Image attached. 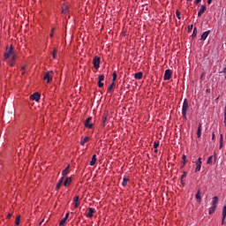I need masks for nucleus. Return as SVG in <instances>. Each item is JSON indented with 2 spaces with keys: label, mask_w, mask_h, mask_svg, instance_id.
I'll use <instances>...</instances> for the list:
<instances>
[{
  "label": "nucleus",
  "mask_w": 226,
  "mask_h": 226,
  "mask_svg": "<svg viewBox=\"0 0 226 226\" xmlns=\"http://www.w3.org/2000/svg\"><path fill=\"white\" fill-rule=\"evenodd\" d=\"M182 160H183V162H182V163H183V166H185V165H186V155H183L182 156Z\"/></svg>",
  "instance_id": "7c9ffc66"
},
{
  "label": "nucleus",
  "mask_w": 226,
  "mask_h": 226,
  "mask_svg": "<svg viewBox=\"0 0 226 226\" xmlns=\"http://www.w3.org/2000/svg\"><path fill=\"white\" fill-rule=\"evenodd\" d=\"M207 163V165H211V163H213V156L208 157Z\"/></svg>",
  "instance_id": "c85d7f7f"
},
{
  "label": "nucleus",
  "mask_w": 226,
  "mask_h": 226,
  "mask_svg": "<svg viewBox=\"0 0 226 226\" xmlns=\"http://www.w3.org/2000/svg\"><path fill=\"white\" fill-rule=\"evenodd\" d=\"M86 142H89V137H85L82 141H81V146H84V144H86Z\"/></svg>",
  "instance_id": "b1692460"
},
{
  "label": "nucleus",
  "mask_w": 226,
  "mask_h": 226,
  "mask_svg": "<svg viewBox=\"0 0 226 226\" xmlns=\"http://www.w3.org/2000/svg\"><path fill=\"white\" fill-rule=\"evenodd\" d=\"M187 174H188V172H186V171L183 172V175L181 177V183H182V185H185V182H183V179H185V177H186Z\"/></svg>",
  "instance_id": "5701e85b"
},
{
  "label": "nucleus",
  "mask_w": 226,
  "mask_h": 226,
  "mask_svg": "<svg viewBox=\"0 0 226 226\" xmlns=\"http://www.w3.org/2000/svg\"><path fill=\"white\" fill-rule=\"evenodd\" d=\"M15 225L16 226L20 225V215H18L16 217Z\"/></svg>",
  "instance_id": "a878e982"
},
{
  "label": "nucleus",
  "mask_w": 226,
  "mask_h": 226,
  "mask_svg": "<svg viewBox=\"0 0 226 226\" xmlns=\"http://www.w3.org/2000/svg\"><path fill=\"white\" fill-rule=\"evenodd\" d=\"M104 79H105V76H103V74L99 76V81L100 82H102V80H104Z\"/></svg>",
  "instance_id": "e433bc0d"
},
{
  "label": "nucleus",
  "mask_w": 226,
  "mask_h": 226,
  "mask_svg": "<svg viewBox=\"0 0 226 226\" xmlns=\"http://www.w3.org/2000/svg\"><path fill=\"white\" fill-rule=\"evenodd\" d=\"M114 82H112L110 85H109V88H108V93H111L112 92V89H114Z\"/></svg>",
  "instance_id": "bb28decb"
},
{
  "label": "nucleus",
  "mask_w": 226,
  "mask_h": 226,
  "mask_svg": "<svg viewBox=\"0 0 226 226\" xmlns=\"http://www.w3.org/2000/svg\"><path fill=\"white\" fill-rule=\"evenodd\" d=\"M176 15H177V19H181V12L179 11H176Z\"/></svg>",
  "instance_id": "c9c22d12"
},
{
  "label": "nucleus",
  "mask_w": 226,
  "mask_h": 226,
  "mask_svg": "<svg viewBox=\"0 0 226 226\" xmlns=\"http://www.w3.org/2000/svg\"><path fill=\"white\" fill-rule=\"evenodd\" d=\"M68 12V7L64 6L62 9V13H67Z\"/></svg>",
  "instance_id": "72a5a7b5"
},
{
  "label": "nucleus",
  "mask_w": 226,
  "mask_h": 226,
  "mask_svg": "<svg viewBox=\"0 0 226 226\" xmlns=\"http://www.w3.org/2000/svg\"><path fill=\"white\" fill-rule=\"evenodd\" d=\"M12 214H8L7 218H11Z\"/></svg>",
  "instance_id": "de8ad7c7"
},
{
  "label": "nucleus",
  "mask_w": 226,
  "mask_h": 226,
  "mask_svg": "<svg viewBox=\"0 0 226 226\" xmlns=\"http://www.w3.org/2000/svg\"><path fill=\"white\" fill-rule=\"evenodd\" d=\"M91 117H88L86 121H85V126L86 128H88L89 130H91L93 128V124H91Z\"/></svg>",
  "instance_id": "0eeeda50"
},
{
  "label": "nucleus",
  "mask_w": 226,
  "mask_h": 226,
  "mask_svg": "<svg viewBox=\"0 0 226 226\" xmlns=\"http://www.w3.org/2000/svg\"><path fill=\"white\" fill-rule=\"evenodd\" d=\"M202 0H196L195 4H199Z\"/></svg>",
  "instance_id": "a18cd8bd"
},
{
  "label": "nucleus",
  "mask_w": 226,
  "mask_h": 226,
  "mask_svg": "<svg viewBox=\"0 0 226 226\" xmlns=\"http://www.w3.org/2000/svg\"><path fill=\"white\" fill-rule=\"evenodd\" d=\"M122 185H123L124 186H126V185H128V178H127L126 177H124V180H123Z\"/></svg>",
  "instance_id": "cd10ccee"
},
{
  "label": "nucleus",
  "mask_w": 226,
  "mask_h": 226,
  "mask_svg": "<svg viewBox=\"0 0 226 226\" xmlns=\"http://www.w3.org/2000/svg\"><path fill=\"white\" fill-rule=\"evenodd\" d=\"M108 116H109V113L103 115V117H102V126H105V124H107Z\"/></svg>",
  "instance_id": "412c9836"
},
{
  "label": "nucleus",
  "mask_w": 226,
  "mask_h": 226,
  "mask_svg": "<svg viewBox=\"0 0 226 226\" xmlns=\"http://www.w3.org/2000/svg\"><path fill=\"white\" fill-rule=\"evenodd\" d=\"M195 172H200V169H202V158L199 157V159L195 162Z\"/></svg>",
  "instance_id": "7ed1b4c3"
},
{
  "label": "nucleus",
  "mask_w": 226,
  "mask_h": 226,
  "mask_svg": "<svg viewBox=\"0 0 226 226\" xmlns=\"http://www.w3.org/2000/svg\"><path fill=\"white\" fill-rule=\"evenodd\" d=\"M204 11H206V5H201L200 11H198V17H201Z\"/></svg>",
  "instance_id": "9d476101"
},
{
  "label": "nucleus",
  "mask_w": 226,
  "mask_h": 226,
  "mask_svg": "<svg viewBox=\"0 0 226 226\" xmlns=\"http://www.w3.org/2000/svg\"><path fill=\"white\" fill-rule=\"evenodd\" d=\"M93 215H94V209L92 208V207L88 208L87 217L88 218H93Z\"/></svg>",
  "instance_id": "2eb2a0df"
},
{
  "label": "nucleus",
  "mask_w": 226,
  "mask_h": 226,
  "mask_svg": "<svg viewBox=\"0 0 226 226\" xmlns=\"http://www.w3.org/2000/svg\"><path fill=\"white\" fill-rule=\"evenodd\" d=\"M64 178L61 177V179L59 180V182L57 183L56 186V190H59V188H61V185H63V181Z\"/></svg>",
  "instance_id": "4be33fe9"
},
{
  "label": "nucleus",
  "mask_w": 226,
  "mask_h": 226,
  "mask_svg": "<svg viewBox=\"0 0 226 226\" xmlns=\"http://www.w3.org/2000/svg\"><path fill=\"white\" fill-rule=\"evenodd\" d=\"M64 223H66V219H65V218H64V219H62V220L60 221L59 225H60V226H63V225H64Z\"/></svg>",
  "instance_id": "473e14b6"
},
{
  "label": "nucleus",
  "mask_w": 226,
  "mask_h": 226,
  "mask_svg": "<svg viewBox=\"0 0 226 226\" xmlns=\"http://www.w3.org/2000/svg\"><path fill=\"white\" fill-rule=\"evenodd\" d=\"M93 64L95 70H98L100 68V57L99 56H94L93 60Z\"/></svg>",
  "instance_id": "20e7f679"
},
{
  "label": "nucleus",
  "mask_w": 226,
  "mask_h": 226,
  "mask_svg": "<svg viewBox=\"0 0 226 226\" xmlns=\"http://www.w3.org/2000/svg\"><path fill=\"white\" fill-rule=\"evenodd\" d=\"M154 153H158V149L155 148Z\"/></svg>",
  "instance_id": "8fccbe9b"
},
{
  "label": "nucleus",
  "mask_w": 226,
  "mask_h": 226,
  "mask_svg": "<svg viewBox=\"0 0 226 226\" xmlns=\"http://www.w3.org/2000/svg\"><path fill=\"white\" fill-rule=\"evenodd\" d=\"M95 163H96V154H94L90 162L91 167L94 166Z\"/></svg>",
  "instance_id": "aec40b11"
},
{
  "label": "nucleus",
  "mask_w": 226,
  "mask_h": 226,
  "mask_svg": "<svg viewBox=\"0 0 226 226\" xmlns=\"http://www.w3.org/2000/svg\"><path fill=\"white\" fill-rule=\"evenodd\" d=\"M192 27H193V25H191L190 28L192 29Z\"/></svg>",
  "instance_id": "3c124183"
},
{
  "label": "nucleus",
  "mask_w": 226,
  "mask_h": 226,
  "mask_svg": "<svg viewBox=\"0 0 226 226\" xmlns=\"http://www.w3.org/2000/svg\"><path fill=\"white\" fill-rule=\"evenodd\" d=\"M70 185H72V177H67L66 179H65V181L64 182V186H70Z\"/></svg>",
  "instance_id": "4468645a"
},
{
  "label": "nucleus",
  "mask_w": 226,
  "mask_h": 226,
  "mask_svg": "<svg viewBox=\"0 0 226 226\" xmlns=\"http://www.w3.org/2000/svg\"><path fill=\"white\" fill-rule=\"evenodd\" d=\"M209 33H211L209 30L204 32L200 37V40H203V41L206 40L209 36Z\"/></svg>",
  "instance_id": "f8f14e48"
},
{
  "label": "nucleus",
  "mask_w": 226,
  "mask_h": 226,
  "mask_svg": "<svg viewBox=\"0 0 226 226\" xmlns=\"http://www.w3.org/2000/svg\"><path fill=\"white\" fill-rule=\"evenodd\" d=\"M55 29H56V28H53V29H52L51 34H49L50 38H54V30H55Z\"/></svg>",
  "instance_id": "58836bf2"
},
{
  "label": "nucleus",
  "mask_w": 226,
  "mask_h": 226,
  "mask_svg": "<svg viewBox=\"0 0 226 226\" xmlns=\"http://www.w3.org/2000/svg\"><path fill=\"white\" fill-rule=\"evenodd\" d=\"M44 80H47V82H50L52 80V78L50 77V72H46L44 75Z\"/></svg>",
  "instance_id": "ddd939ff"
},
{
  "label": "nucleus",
  "mask_w": 226,
  "mask_h": 226,
  "mask_svg": "<svg viewBox=\"0 0 226 226\" xmlns=\"http://www.w3.org/2000/svg\"><path fill=\"white\" fill-rule=\"evenodd\" d=\"M222 147H223V141L220 142V149H222Z\"/></svg>",
  "instance_id": "37998d69"
},
{
  "label": "nucleus",
  "mask_w": 226,
  "mask_h": 226,
  "mask_svg": "<svg viewBox=\"0 0 226 226\" xmlns=\"http://www.w3.org/2000/svg\"><path fill=\"white\" fill-rule=\"evenodd\" d=\"M142 72H136L135 74H134V79H138V80H140V79H142Z\"/></svg>",
  "instance_id": "6ab92c4d"
},
{
  "label": "nucleus",
  "mask_w": 226,
  "mask_h": 226,
  "mask_svg": "<svg viewBox=\"0 0 226 226\" xmlns=\"http://www.w3.org/2000/svg\"><path fill=\"white\" fill-rule=\"evenodd\" d=\"M172 77V71L170 69H168L164 72V80H170V78Z\"/></svg>",
  "instance_id": "39448f33"
},
{
  "label": "nucleus",
  "mask_w": 226,
  "mask_h": 226,
  "mask_svg": "<svg viewBox=\"0 0 226 226\" xmlns=\"http://www.w3.org/2000/svg\"><path fill=\"white\" fill-rule=\"evenodd\" d=\"M40 93H34V94L30 95V100H33L34 102H40Z\"/></svg>",
  "instance_id": "423d86ee"
},
{
  "label": "nucleus",
  "mask_w": 226,
  "mask_h": 226,
  "mask_svg": "<svg viewBox=\"0 0 226 226\" xmlns=\"http://www.w3.org/2000/svg\"><path fill=\"white\" fill-rule=\"evenodd\" d=\"M70 172V165H68L62 172V177L63 179H64V177L68 175V173Z\"/></svg>",
  "instance_id": "1a4fd4ad"
},
{
  "label": "nucleus",
  "mask_w": 226,
  "mask_h": 226,
  "mask_svg": "<svg viewBox=\"0 0 226 226\" xmlns=\"http://www.w3.org/2000/svg\"><path fill=\"white\" fill-rule=\"evenodd\" d=\"M225 79H226V76H225Z\"/></svg>",
  "instance_id": "5fc2aeb1"
},
{
  "label": "nucleus",
  "mask_w": 226,
  "mask_h": 226,
  "mask_svg": "<svg viewBox=\"0 0 226 226\" xmlns=\"http://www.w3.org/2000/svg\"><path fill=\"white\" fill-rule=\"evenodd\" d=\"M116 79H117V74L116 72H113V81L112 82H116Z\"/></svg>",
  "instance_id": "f704fd0d"
},
{
  "label": "nucleus",
  "mask_w": 226,
  "mask_h": 226,
  "mask_svg": "<svg viewBox=\"0 0 226 226\" xmlns=\"http://www.w3.org/2000/svg\"><path fill=\"white\" fill-rule=\"evenodd\" d=\"M57 57V49H54L53 51V59H56Z\"/></svg>",
  "instance_id": "2f4dec72"
},
{
  "label": "nucleus",
  "mask_w": 226,
  "mask_h": 226,
  "mask_svg": "<svg viewBox=\"0 0 226 226\" xmlns=\"http://www.w3.org/2000/svg\"><path fill=\"white\" fill-rule=\"evenodd\" d=\"M98 86H99V87H102L103 86V82L98 81Z\"/></svg>",
  "instance_id": "ea45409f"
},
{
  "label": "nucleus",
  "mask_w": 226,
  "mask_h": 226,
  "mask_svg": "<svg viewBox=\"0 0 226 226\" xmlns=\"http://www.w3.org/2000/svg\"><path fill=\"white\" fill-rule=\"evenodd\" d=\"M22 70H24V67L22 68Z\"/></svg>",
  "instance_id": "864d4df0"
},
{
  "label": "nucleus",
  "mask_w": 226,
  "mask_h": 226,
  "mask_svg": "<svg viewBox=\"0 0 226 226\" xmlns=\"http://www.w3.org/2000/svg\"><path fill=\"white\" fill-rule=\"evenodd\" d=\"M195 197H196V200L198 202H201L202 197L200 196V190L198 191V192L196 193Z\"/></svg>",
  "instance_id": "f3484780"
},
{
  "label": "nucleus",
  "mask_w": 226,
  "mask_h": 226,
  "mask_svg": "<svg viewBox=\"0 0 226 226\" xmlns=\"http://www.w3.org/2000/svg\"><path fill=\"white\" fill-rule=\"evenodd\" d=\"M212 140H215V133L212 134Z\"/></svg>",
  "instance_id": "09e8293b"
},
{
  "label": "nucleus",
  "mask_w": 226,
  "mask_h": 226,
  "mask_svg": "<svg viewBox=\"0 0 226 226\" xmlns=\"http://www.w3.org/2000/svg\"><path fill=\"white\" fill-rule=\"evenodd\" d=\"M69 216H70V213H67V214L65 215V217H64V218L65 220H68Z\"/></svg>",
  "instance_id": "79ce46f5"
},
{
  "label": "nucleus",
  "mask_w": 226,
  "mask_h": 226,
  "mask_svg": "<svg viewBox=\"0 0 226 226\" xmlns=\"http://www.w3.org/2000/svg\"><path fill=\"white\" fill-rule=\"evenodd\" d=\"M225 218H226V206L222 207V225L225 223Z\"/></svg>",
  "instance_id": "9b49d317"
},
{
  "label": "nucleus",
  "mask_w": 226,
  "mask_h": 226,
  "mask_svg": "<svg viewBox=\"0 0 226 226\" xmlns=\"http://www.w3.org/2000/svg\"><path fill=\"white\" fill-rule=\"evenodd\" d=\"M213 3V0H207V4H211Z\"/></svg>",
  "instance_id": "49530a36"
},
{
  "label": "nucleus",
  "mask_w": 226,
  "mask_h": 226,
  "mask_svg": "<svg viewBox=\"0 0 226 226\" xmlns=\"http://www.w3.org/2000/svg\"><path fill=\"white\" fill-rule=\"evenodd\" d=\"M197 36V28H194L193 33H192V38Z\"/></svg>",
  "instance_id": "4c0bfd02"
},
{
  "label": "nucleus",
  "mask_w": 226,
  "mask_h": 226,
  "mask_svg": "<svg viewBox=\"0 0 226 226\" xmlns=\"http://www.w3.org/2000/svg\"><path fill=\"white\" fill-rule=\"evenodd\" d=\"M186 112H188V101L185 99L182 107V115L184 116L185 119H186Z\"/></svg>",
  "instance_id": "f03ea898"
},
{
  "label": "nucleus",
  "mask_w": 226,
  "mask_h": 226,
  "mask_svg": "<svg viewBox=\"0 0 226 226\" xmlns=\"http://www.w3.org/2000/svg\"><path fill=\"white\" fill-rule=\"evenodd\" d=\"M186 1H192V0H186Z\"/></svg>",
  "instance_id": "603ef678"
},
{
  "label": "nucleus",
  "mask_w": 226,
  "mask_h": 226,
  "mask_svg": "<svg viewBox=\"0 0 226 226\" xmlns=\"http://www.w3.org/2000/svg\"><path fill=\"white\" fill-rule=\"evenodd\" d=\"M215 211H216V207H211L210 208H209V211H208V213H209V215H213V213H215Z\"/></svg>",
  "instance_id": "393cba45"
},
{
  "label": "nucleus",
  "mask_w": 226,
  "mask_h": 226,
  "mask_svg": "<svg viewBox=\"0 0 226 226\" xmlns=\"http://www.w3.org/2000/svg\"><path fill=\"white\" fill-rule=\"evenodd\" d=\"M221 73H224V75H226V67L222 70V72H221Z\"/></svg>",
  "instance_id": "c03bdc74"
},
{
  "label": "nucleus",
  "mask_w": 226,
  "mask_h": 226,
  "mask_svg": "<svg viewBox=\"0 0 226 226\" xmlns=\"http://www.w3.org/2000/svg\"><path fill=\"white\" fill-rule=\"evenodd\" d=\"M159 147H160V142L159 141H154V149H158Z\"/></svg>",
  "instance_id": "c756f323"
},
{
  "label": "nucleus",
  "mask_w": 226,
  "mask_h": 226,
  "mask_svg": "<svg viewBox=\"0 0 226 226\" xmlns=\"http://www.w3.org/2000/svg\"><path fill=\"white\" fill-rule=\"evenodd\" d=\"M218 204V196H215L212 200V206L216 207V205Z\"/></svg>",
  "instance_id": "dca6fc26"
},
{
  "label": "nucleus",
  "mask_w": 226,
  "mask_h": 226,
  "mask_svg": "<svg viewBox=\"0 0 226 226\" xmlns=\"http://www.w3.org/2000/svg\"><path fill=\"white\" fill-rule=\"evenodd\" d=\"M197 137L200 139L202 137V124H199L198 131H197Z\"/></svg>",
  "instance_id": "6e6552de"
},
{
  "label": "nucleus",
  "mask_w": 226,
  "mask_h": 226,
  "mask_svg": "<svg viewBox=\"0 0 226 226\" xmlns=\"http://www.w3.org/2000/svg\"><path fill=\"white\" fill-rule=\"evenodd\" d=\"M4 61H9L8 64L10 66H13L15 64V61H17V53L13 49V45L7 46L5 49V52L4 54Z\"/></svg>",
  "instance_id": "f257e3e1"
},
{
  "label": "nucleus",
  "mask_w": 226,
  "mask_h": 226,
  "mask_svg": "<svg viewBox=\"0 0 226 226\" xmlns=\"http://www.w3.org/2000/svg\"><path fill=\"white\" fill-rule=\"evenodd\" d=\"M220 142H223V134L220 135Z\"/></svg>",
  "instance_id": "a19ab883"
},
{
  "label": "nucleus",
  "mask_w": 226,
  "mask_h": 226,
  "mask_svg": "<svg viewBox=\"0 0 226 226\" xmlns=\"http://www.w3.org/2000/svg\"><path fill=\"white\" fill-rule=\"evenodd\" d=\"M74 202V207H79L80 206V203L79 202V196H76L73 200Z\"/></svg>",
  "instance_id": "a211bd4d"
}]
</instances>
